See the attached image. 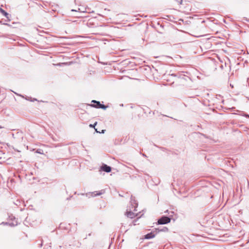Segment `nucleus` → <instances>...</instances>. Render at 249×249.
<instances>
[{
  "label": "nucleus",
  "mask_w": 249,
  "mask_h": 249,
  "mask_svg": "<svg viewBox=\"0 0 249 249\" xmlns=\"http://www.w3.org/2000/svg\"><path fill=\"white\" fill-rule=\"evenodd\" d=\"M130 203L131 206H129L128 209L127 210V211L125 213V215L127 217L132 219L137 215V214H135V213L132 212L131 210L133 209L134 211H137L136 208L138 206V203L132 196L131 197Z\"/></svg>",
  "instance_id": "f257e3e1"
},
{
  "label": "nucleus",
  "mask_w": 249,
  "mask_h": 249,
  "mask_svg": "<svg viewBox=\"0 0 249 249\" xmlns=\"http://www.w3.org/2000/svg\"><path fill=\"white\" fill-rule=\"evenodd\" d=\"M171 218L168 216H162L158 221V224L163 225L170 223Z\"/></svg>",
  "instance_id": "f03ea898"
},
{
  "label": "nucleus",
  "mask_w": 249,
  "mask_h": 249,
  "mask_svg": "<svg viewBox=\"0 0 249 249\" xmlns=\"http://www.w3.org/2000/svg\"><path fill=\"white\" fill-rule=\"evenodd\" d=\"M91 102L94 103V104H92L91 105V106L92 107H95L97 108H102L104 110L107 108V106H106L105 105L101 104L99 101H97L96 100H92L91 101Z\"/></svg>",
  "instance_id": "7ed1b4c3"
},
{
  "label": "nucleus",
  "mask_w": 249,
  "mask_h": 249,
  "mask_svg": "<svg viewBox=\"0 0 249 249\" xmlns=\"http://www.w3.org/2000/svg\"><path fill=\"white\" fill-rule=\"evenodd\" d=\"M101 169L102 171L107 173H109L111 171V167L105 164L102 165V166L101 167Z\"/></svg>",
  "instance_id": "20e7f679"
},
{
  "label": "nucleus",
  "mask_w": 249,
  "mask_h": 249,
  "mask_svg": "<svg viewBox=\"0 0 249 249\" xmlns=\"http://www.w3.org/2000/svg\"><path fill=\"white\" fill-rule=\"evenodd\" d=\"M156 233H155V231H152L150 233L146 234L144 236V238L146 239H149L154 238L155 236Z\"/></svg>",
  "instance_id": "39448f33"
},
{
  "label": "nucleus",
  "mask_w": 249,
  "mask_h": 249,
  "mask_svg": "<svg viewBox=\"0 0 249 249\" xmlns=\"http://www.w3.org/2000/svg\"><path fill=\"white\" fill-rule=\"evenodd\" d=\"M155 230L156 231V233L160 232V231L166 232V231H168V229L166 227H164L162 229H160V228L156 229Z\"/></svg>",
  "instance_id": "423d86ee"
},
{
  "label": "nucleus",
  "mask_w": 249,
  "mask_h": 249,
  "mask_svg": "<svg viewBox=\"0 0 249 249\" xmlns=\"http://www.w3.org/2000/svg\"><path fill=\"white\" fill-rule=\"evenodd\" d=\"M0 12L7 18H9V14L5 12L3 9L0 7Z\"/></svg>",
  "instance_id": "0eeeda50"
},
{
  "label": "nucleus",
  "mask_w": 249,
  "mask_h": 249,
  "mask_svg": "<svg viewBox=\"0 0 249 249\" xmlns=\"http://www.w3.org/2000/svg\"><path fill=\"white\" fill-rule=\"evenodd\" d=\"M5 224H8V225L11 226V227H14L15 226H17L18 225V222L17 221H15L12 222H7L5 223Z\"/></svg>",
  "instance_id": "6e6552de"
},
{
  "label": "nucleus",
  "mask_w": 249,
  "mask_h": 249,
  "mask_svg": "<svg viewBox=\"0 0 249 249\" xmlns=\"http://www.w3.org/2000/svg\"><path fill=\"white\" fill-rule=\"evenodd\" d=\"M92 194H94V196H97L101 195V194H103V193L102 192H100L99 193H97V192H94L92 193Z\"/></svg>",
  "instance_id": "1a4fd4ad"
},
{
  "label": "nucleus",
  "mask_w": 249,
  "mask_h": 249,
  "mask_svg": "<svg viewBox=\"0 0 249 249\" xmlns=\"http://www.w3.org/2000/svg\"><path fill=\"white\" fill-rule=\"evenodd\" d=\"M42 151H42V150H41V149H37V150L36 152H37V153L42 154Z\"/></svg>",
  "instance_id": "9d476101"
},
{
  "label": "nucleus",
  "mask_w": 249,
  "mask_h": 249,
  "mask_svg": "<svg viewBox=\"0 0 249 249\" xmlns=\"http://www.w3.org/2000/svg\"><path fill=\"white\" fill-rule=\"evenodd\" d=\"M97 122H95V123L94 124H90L89 125V126H90V127H94V126L97 124Z\"/></svg>",
  "instance_id": "9b49d317"
},
{
  "label": "nucleus",
  "mask_w": 249,
  "mask_h": 249,
  "mask_svg": "<svg viewBox=\"0 0 249 249\" xmlns=\"http://www.w3.org/2000/svg\"><path fill=\"white\" fill-rule=\"evenodd\" d=\"M177 2H178L179 4H181L182 2V0H175Z\"/></svg>",
  "instance_id": "f8f14e48"
},
{
  "label": "nucleus",
  "mask_w": 249,
  "mask_h": 249,
  "mask_svg": "<svg viewBox=\"0 0 249 249\" xmlns=\"http://www.w3.org/2000/svg\"><path fill=\"white\" fill-rule=\"evenodd\" d=\"M9 217H10V218H11V220H13V219H16V218H15V217H14V216H11H11H10Z\"/></svg>",
  "instance_id": "ddd939ff"
},
{
  "label": "nucleus",
  "mask_w": 249,
  "mask_h": 249,
  "mask_svg": "<svg viewBox=\"0 0 249 249\" xmlns=\"http://www.w3.org/2000/svg\"><path fill=\"white\" fill-rule=\"evenodd\" d=\"M6 222H2L1 224H3L4 225H8V224H5Z\"/></svg>",
  "instance_id": "4468645a"
},
{
  "label": "nucleus",
  "mask_w": 249,
  "mask_h": 249,
  "mask_svg": "<svg viewBox=\"0 0 249 249\" xmlns=\"http://www.w3.org/2000/svg\"><path fill=\"white\" fill-rule=\"evenodd\" d=\"M245 116H246V117H248V118H249V114H246V115H245Z\"/></svg>",
  "instance_id": "2eb2a0df"
},
{
  "label": "nucleus",
  "mask_w": 249,
  "mask_h": 249,
  "mask_svg": "<svg viewBox=\"0 0 249 249\" xmlns=\"http://www.w3.org/2000/svg\"><path fill=\"white\" fill-rule=\"evenodd\" d=\"M71 11H75V12H76V11H77L76 10H74V9H72Z\"/></svg>",
  "instance_id": "dca6fc26"
},
{
  "label": "nucleus",
  "mask_w": 249,
  "mask_h": 249,
  "mask_svg": "<svg viewBox=\"0 0 249 249\" xmlns=\"http://www.w3.org/2000/svg\"><path fill=\"white\" fill-rule=\"evenodd\" d=\"M3 128V126H0V128Z\"/></svg>",
  "instance_id": "f3484780"
},
{
  "label": "nucleus",
  "mask_w": 249,
  "mask_h": 249,
  "mask_svg": "<svg viewBox=\"0 0 249 249\" xmlns=\"http://www.w3.org/2000/svg\"><path fill=\"white\" fill-rule=\"evenodd\" d=\"M70 197L67 198V200H70Z\"/></svg>",
  "instance_id": "a211bd4d"
},
{
  "label": "nucleus",
  "mask_w": 249,
  "mask_h": 249,
  "mask_svg": "<svg viewBox=\"0 0 249 249\" xmlns=\"http://www.w3.org/2000/svg\"><path fill=\"white\" fill-rule=\"evenodd\" d=\"M168 211L167 210L166 212H165V213H168Z\"/></svg>",
  "instance_id": "6ab92c4d"
}]
</instances>
